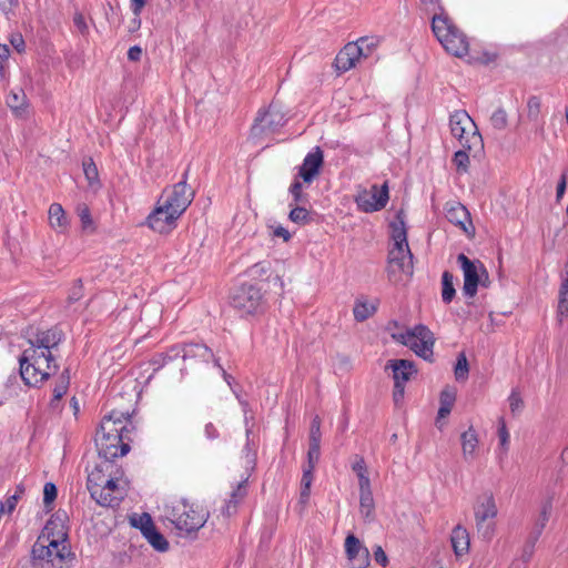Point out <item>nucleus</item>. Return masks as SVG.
<instances>
[{"mask_svg":"<svg viewBox=\"0 0 568 568\" xmlns=\"http://www.w3.org/2000/svg\"><path fill=\"white\" fill-rule=\"evenodd\" d=\"M50 524L32 547L33 564L40 568H64L73 559V554L64 539L50 538Z\"/></svg>","mask_w":568,"mask_h":568,"instance_id":"nucleus-1","label":"nucleus"},{"mask_svg":"<svg viewBox=\"0 0 568 568\" xmlns=\"http://www.w3.org/2000/svg\"><path fill=\"white\" fill-rule=\"evenodd\" d=\"M432 29L447 52L456 57L467 54L468 41L466 36L447 17L434 16Z\"/></svg>","mask_w":568,"mask_h":568,"instance_id":"nucleus-2","label":"nucleus"},{"mask_svg":"<svg viewBox=\"0 0 568 568\" xmlns=\"http://www.w3.org/2000/svg\"><path fill=\"white\" fill-rule=\"evenodd\" d=\"M450 132L462 148L469 151H480L484 146L483 138L476 123L465 110H457L449 118Z\"/></svg>","mask_w":568,"mask_h":568,"instance_id":"nucleus-3","label":"nucleus"},{"mask_svg":"<svg viewBox=\"0 0 568 568\" xmlns=\"http://www.w3.org/2000/svg\"><path fill=\"white\" fill-rule=\"evenodd\" d=\"M498 514L497 505L493 494L480 495L474 505V517L477 532L486 540L490 541L495 535L494 519Z\"/></svg>","mask_w":568,"mask_h":568,"instance_id":"nucleus-4","label":"nucleus"},{"mask_svg":"<svg viewBox=\"0 0 568 568\" xmlns=\"http://www.w3.org/2000/svg\"><path fill=\"white\" fill-rule=\"evenodd\" d=\"M168 518L176 529L191 534L202 528L206 521V515L199 511L192 505L179 503L168 513Z\"/></svg>","mask_w":568,"mask_h":568,"instance_id":"nucleus-5","label":"nucleus"},{"mask_svg":"<svg viewBox=\"0 0 568 568\" xmlns=\"http://www.w3.org/2000/svg\"><path fill=\"white\" fill-rule=\"evenodd\" d=\"M231 304L241 316L258 314L264 305L261 288L253 284L241 285L232 295Z\"/></svg>","mask_w":568,"mask_h":568,"instance_id":"nucleus-6","label":"nucleus"},{"mask_svg":"<svg viewBox=\"0 0 568 568\" xmlns=\"http://www.w3.org/2000/svg\"><path fill=\"white\" fill-rule=\"evenodd\" d=\"M398 341L424 359L429 361L433 356L435 337L430 329L423 324L416 325L414 328L400 334Z\"/></svg>","mask_w":568,"mask_h":568,"instance_id":"nucleus-7","label":"nucleus"},{"mask_svg":"<svg viewBox=\"0 0 568 568\" xmlns=\"http://www.w3.org/2000/svg\"><path fill=\"white\" fill-rule=\"evenodd\" d=\"M134 428L129 412L113 409L102 418L98 432L108 435H121V437L128 438V442H132L131 435Z\"/></svg>","mask_w":568,"mask_h":568,"instance_id":"nucleus-8","label":"nucleus"},{"mask_svg":"<svg viewBox=\"0 0 568 568\" xmlns=\"http://www.w3.org/2000/svg\"><path fill=\"white\" fill-rule=\"evenodd\" d=\"M285 122L286 118L282 108L276 103H271L267 110L257 113L251 132L254 136H261L264 133H273L282 128Z\"/></svg>","mask_w":568,"mask_h":568,"instance_id":"nucleus-9","label":"nucleus"},{"mask_svg":"<svg viewBox=\"0 0 568 568\" xmlns=\"http://www.w3.org/2000/svg\"><path fill=\"white\" fill-rule=\"evenodd\" d=\"M130 443L128 438H123L121 435H108L99 432L95 435L99 456L106 462L126 455L130 452Z\"/></svg>","mask_w":568,"mask_h":568,"instance_id":"nucleus-10","label":"nucleus"},{"mask_svg":"<svg viewBox=\"0 0 568 568\" xmlns=\"http://www.w3.org/2000/svg\"><path fill=\"white\" fill-rule=\"evenodd\" d=\"M180 216L181 215L174 210L172 211L168 204L158 200L155 207L146 217V224L154 232L168 234L176 227V221Z\"/></svg>","mask_w":568,"mask_h":568,"instance_id":"nucleus-11","label":"nucleus"},{"mask_svg":"<svg viewBox=\"0 0 568 568\" xmlns=\"http://www.w3.org/2000/svg\"><path fill=\"white\" fill-rule=\"evenodd\" d=\"M388 200L389 193L386 182L382 186L374 184L369 190L359 192L355 197L358 209L366 213L381 211L386 206Z\"/></svg>","mask_w":568,"mask_h":568,"instance_id":"nucleus-12","label":"nucleus"},{"mask_svg":"<svg viewBox=\"0 0 568 568\" xmlns=\"http://www.w3.org/2000/svg\"><path fill=\"white\" fill-rule=\"evenodd\" d=\"M457 262L464 274L463 293L474 297L480 283V275L484 273V264L480 261H471L464 253L457 256Z\"/></svg>","mask_w":568,"mask_h":568,"instance_id":"nucleus-13","label":"nucleus"},{"mask_svg":"<svg viewBox=\"0 0 568 568\" xmlns=\"http://www.w3.org/2000/svg\"><path fill=\"white\" fill-rule=\"evenodd\" d=\"M126 489L119 483L118 477L109 475V478L100 488H95V495L92 497L103 507H116L124 499Z\"/></svg>","mask_w":568,"mask_h":568,"instance_id":"nucleus-14","label":"nucleus"},{"mask_svg":"<svg viewBox=\"0 0 568 568\" xmlns=\"http://www.w3.org/2000/svg\"><path fill=\"white\" fill-rule=\"evenodd\" d=\"M186 172L184 173V180L176 183L172 191L162 195L159 200H161L164 204H168L169 207L178 212L182 215L187 206L192 203L194 193L186 185Z\"/></svg>","mask_w":568,"mask_h":568,"instance_id":"nucleus-15","label":"nucleus"},{"mask_svg":"<svg viewBox=\"0 0 568 568\" xmlns=\"http://www.w3.org/2000/svg\"><path fill=\"white\" fill-rule=\"evenodd\" d=\"M20 375L23 382L29 386H37L38 384L47 381L53 373L45 367V359L41 358L34 362L24 361L20 357Z\"/></svg>","mask_w":568,"mask_h":568,"instance_id":"nucleus-16","label":"nucleus"},{"mask_svg":"<svg viewBox=\"0 0 568 568\" xmlns=\"http://www.w3.org/2000/svg\"><path fill=\"white\" fill-rule=\"evenodd\" d=\"M399 271L413 274V254L409 246H393L388 252V273Z\"/></svg>","mask_w":568,"mask_h":568,"instance_id":"nucleus-17","label":"nucleus"},{"mask_svg":"<svg viewBox=\"0 0 568 568\" xmlns=\"http://www.w3.org/2000/svg\"><path fill=\"white\" fill-rule=\"evenodd\" d=\"M324 163V154L320 146H315L311 152L306 154L300 166L298 176L305 183H312L314 179L320 174V170Z\"/></svg>","mask_w":568,"mask_h":568,"instance_id":"nucleus-18","label":"nucleus"},{"mask_svg":"<svg viewBox=\"0 0 568 568\" xmlns=\"http://www.w3.org/2000/svg\"><path fill=\"white\" fill-rule=\"evenodd\" d=\"M447 220L460 227L465 234L473 236L475 229L470 219L468 210L460 203L455 202L447 207L446 212Z\"/></svg>","mask_w":568,"mask_h":568,"instance_id":"nucleus-19","label":"nucleus"},{"mask_svg":"<svg viewBox=\"0 0 568 568\" xmlns=\"http://www.w3.org/2000/svg\"><path fill=\"white\" fill-rule=\"evenodd\" d=\"M345 551L352 568H366L368 565V550L363 547L354 535L345 539Z\"/></svg>","mask_w":568,"mask_h":568,"instance_id":"nucleus-20","label":"nucleus"},{"mask_svg":"<svg viewBox=\"0 0 568 568\" xmlns=\"http://www.w3.org/2000/svg\"><path fill=\"white\" fill-rule=\"evenodd\" d=\"M182 359L184 362L194 359V361H199V362H203V363H209L211 359H213L215 366L221 368L224 377H226V373L220 365L219 359L214 358V354L211 351V348H209L204 344H199V343L184 344V353L182 355Z\"/></svg>","mask_w":568,"mask_h":568,"instance_id":"nucleus-21","label":"nucleus"},{"mask_svg":"<svg viewBox=\"0 0 568 568\" xmlns=\"http://www.w3.org/2000/svg\"><path fill=\"white\" fill-rule=\"evenodd\" d=\"M362 57V48L354 42H348L336 55L334 64L341 73L355 67L356 61Z\"/></svg>","mask_w":568,"mask_h":568,"instance_id":"nucleus-22","label":"nucleus"},{"mask_svg":"<svg viewBox=\"0 0 568 568\" xmlns=\"http://www.w3.org/2000/svg\"><path fill=\"white\" fill-rule=\"evenodd\" d=\"M387 367H392L394 383L397 382L405 385L410 377L416 374V368L413 362L407 359H392L388 362Z\"/></svg>","mask_w":568,"mask_h":568,"instance_id":"nucleus-23","label":"nucleus"},{"mask_svg":"<svg viewBox=\"0 0 568 568\" xmlns=\"http://www.w3.org/2000/svg\"><path fill=\"white\" fill-rule=\"evenodd\" d=\"M61 339V332L57 328H51L38 333L34 338L29 339V343L30 345L37 346L40 349H47L51 352V349L55 348L60 344Z\"/></svg>","mask_w":568,"mask_h":568,"instance_id":"nucleus-24","label":"nucleus"},{"mask_svg":"<svg viewBox=\"0 0 568 568\" xmlns=\"http://www.w3.org/2000/svg\"><path fill=\"white\" fill-rule=\"evenodd\" d=\"M110 468H112L111 462L104 459L89 474L87 486L91 497L95 495V488H100L105 479L109 478V475H105V473L109 471Z\"/></svg>","mask_w":568,"mask_h":568,"instance_id":"nucleus-25","label":"nucleus"},{"mask_svg":"<svg viewBox=\"0 0 568 568\" xmlns=\"http://www.w3.org/2000/svg\"><path fill=\"white\" fill-rule=\"evenodd\" d=\"M452 547L457 557L468 552L470 546L469 534L465 527L457 525L450 536Z\"/></svg>","mask_w":568,"mask_h":568,"instance_id":"nucleus-26","label":"nucleus"},{"mask_svg":"<svg viewBox=\"0 0 568 568\" xmlns=\"http://www.w3.org/2000/svg\"><path fill=\"white\" fill-rule=\"evenodd\" d=\"M49 224L57 233L63 234L69 229V220L59 203H52L49 207Z\"/></svg>","mask_w":568,"mask_h":568,"instance_id":"nucleus-27","label":"nucleus"},{"mask_svg":"<svg viewBox=\"0 0 568 568\" xmlns=\"http://www.w3.org/2000/svg\"><path fill=\"white\" fill-rule=\"evenodd\" d=\"M24 358V361H32L34 362V357L37 361H40L41 358L45 359V367L49 371H53L55 373L58 371V365L55 364V359L51 352L47 349H40L37 346L30 345L29 348L23 351V354L21 356Z\"/></svg>","mask_w":568,"mask_h":568,"instance_id":"nucleus-28","label":"nucleus"},{"mask_svg":"<svg viewBox=\"0 0 568 568\" xmlns=\"http://www.w3.org/2000/svg\"><path fill=\"white\" fill-rule=\"evenodd\" d=\"M247 480L244 479L237 484L236 488L232 491L230 499L225 503V506L222 508V514L230 517L236 513L237 505L245 498L247 495Z\"/></svg>","mask_w":568,"mask_h":568,"instance_id":"nucleus-29","label":"nucleus"},{"mask_svg":"<svg viewBox=\"0 0 568 568\" xmlns=\"http://www.w3.org/2000/svg\"><path fill=\"white\" fill-rule=\"evenodd\" d=\"M460 440L464 459L466 462L473 460L479 443L476 430L473 427H469L462 434Z\"/></svg>","mask_w":568,"mask_h":568,"instance_id":"nucleus-30","label":"nucleus"},{"mask_svg":"<svg viewBox=\"0 0 568 568\" xmlns=\"http://www.w3.org/2000/svg\"><path fill=\"white\" fill-rule=\"evenodd\" d=\"M378 302H368L364 298H358L355 302L353 314L357 322H364L372 317L377 311Z\"/></svg>","mask_w":568,"mask_h":568,"instance_id":"nucleus-31","label":"nucleus"},{"mask_svg":"<svg viewBox=\"0 0 568 568\" xmlns=\"http://www.w3.org/2000/svg\"><path fill=\"white\" fill-rule=\"evenodd\" d=\"M557 313L559 322L568 315V262L565 264V276L559 287Z\"/></svg>","mask_w":568,"mask_h":568,"instance_id":"nucleus-32","label":"nucleus"},{"mask_svg":"<svg viewBox=\"0 0 568 568\" xmlns=\"http://www.w3.org/2000/svg\"><path fill=\"white\" fill-rule=\"evenodd\" d=\"M551 509H552L551 500L550 499L545 500L541 505L540 513L536 519L534 529L530 534V535H534L535 540H537L539 538L542 529L545 528L546 524L548 523Z\"/></svg>","mask_w":568,"mask_h":568,"instance_id":"nucleus-33","label":"nucleus"},{"mask_svg":"<svg viewBox=\"0 0 568 568\" xmlns=\"http://www.w3.org/2000/svg\"><path fill=\"white\" fill-rule=\"evenodd\" d=\"M390 229L393 246H408L407 230L400 214L397 215V221L390 223Z\"/></svg>","mask_w":568,"mask_h":568,"instance_id":"nucleus-34","label":"nucleus"},{"mask_svg":"<svg viewBox=\"0 0 568 568\" xmlns=\"http://www.w3.org/2000/svg\"><path fill=\"white\" fill-rule=\"evenodd\" d=\"M527 116L529 121L536 123L540 129L544 128L541 118V102L538 97H530L527 101Z\"/></svg>","mask_w":568,"mask_h":568,"instance_id":"nucleus-35","label":"nucleus"},{"mask_svg":"<svg viewBox=\"0 0 568 568\" xmlns=\"http://www.w3.org/2000/svg\"><path fill=\"white\" fill-rule=\"evenodd\" d=\"M359 510L366 521L374 519L375 503L372 491L359 494Z\"/></svg>","mask_w":568,"mask_h":568,"instance_id":"nucleus-36","label":"nucleus"},{"mask_svg":"<svg viewBox=\"0 0 568 568\" xmlns=\"http://www.w3.org/2000/svg\"><path fill=\"white\" fill-rule=\"evenodd\" d=\"M454 275L445 271L442 275V300L445 304H449L455 297Z\"/></svg>","mask_w":568,"mask_h":568,"instance_id":"nucleus-37","label":"nucleus"},{"mask_svg":"<svg viewBox=\"0 0 568 568\" xmlns=\"http://www.w3.org/2000/svg\"><path fill=\"white\" fill-rule=\"evenodd\" d=\"M455 403V394L449 392L448 389H444L440 393V406L437 413V424L439 423L440 418L447 417Z\"/></svg>","mask_w":568,"mask_h":568,"instance_id":"nucleus-38","label":"nucleus"},{"mask_svg":"<svg viewBox=\"0 0 568 568\" xmlns=\"http://www.w3.org/2000/svg\"><path fill=\"white\" fill-rule=\"evenodd\" d=\"M70 384V371L69 368H65L60 378L59 382L55 384L53 388V398L51 400V405L54 406L55 402H59L68 392Z\"/></svg>","mask_w":568,"mask_h":568,"instance_id":"nucleus-39","label":"nucleus"},{"mask_svg":"<svg viewBox=\"0 0 568 568\" xmlns=\"http://www.w3.org/2000/svg\"><path fill=\"white\" fill-rule=\"evenodd\" d=\"M144 537L155 550L166 551L169 549L168 540L156 530L155 526Z\"/></svg>","mask_w":568,"mask_h":568,"instance_id":"nucleus-40","label":"nucleus"},{"mask_svg":"<svg viewBox=\"0 0 568 568\" xmlns=\"http://www.w3.org/2000/svg\"><path fill=\"white\" fill-rule=\"evenodd\" d=\"M290 206H293V207L288 214V219L293 223H296L298 225H305L311 222L310 212L305 207L298 206L297 204H293V203H291Z\"/></svg>","mask_w":568,"mask_h":568,"instance_id":"nucleus-41","label":"nucleus"},{"mask_svg":"<svg viewBox=\"0 0 568 568\" xmlns=\"http://www.w3.org/2000/svg\"><path fill=\"white\" fill-rule=\"evenodd\" d=\"M131 525L135 528H139L143 536H145L154 527L153 520L148 513L131 517Z\"/></svg>","mask_w":568,"mask_h":568,"instance_id":"nucleus-42","label":"nucleus"},{"mask_svg":"<svg viewBox=\"0 0 568 568\" xmlns=\"http://www.w3.org/2000/svg\"><path fill=\"white\" fill-rule=\"evenodd\" d=\"M77 213L81 221V227L84 232H93V220L91 217L90 209L87 204L81 203L77 206Z\"/></svg>","mask_w":568,"mask_h":568,"instance_id":"nucleus-43","label":"nucleus"},{"mask_svg":"<svg viewBox=\"0 0 568 568\" xmlns=\"http://www.w3.org/2000/svg\"><path fill=\"white\" fill-rule=\"evenodd\" d=\"M468 362L464 353H460L457 357L454 374L457 381H465L468 377Z\"/></svg>","mask_w":568,"mask_h":568,"instance_id":"nucleus-44","label":"nucleus"},{"mask_svg":"<svg viewBox=\"0 0 568 568\" xmlns=\"http://www.w3.org/2000/svg\"><path fill=\"white\" fill-rule=\"evenodd\" d=\"M469 150L462 149L455 152L453 163L459 172H467L469 165Z\"/></svg>","mask_w":568,"mask_h":568,"instance_id":"nucleus-45","label":"nucleus"},{"mask_svg":"<svg viewBox=\"0 0 568 568\" xmlns=\"http://www.w3.org/2000/svg\"><path fill=\"white\" fill-rule=\"evenodd\" d=\"M490 124L495 130H505L508 124L506 111L501 108L497 109L490 116Z\"/></svg>","mask_w":568,"mask_h":568,"instance_id":"nucleus-46","label":"nucleus"},{"mask_svg":"<svg viewBox=\"0 0 568 568\" xmlns=\"http://www.w3.org/2000/svg\"><path fill=\"white\" fill-rule=\"evenodd\" d=\"M321 456V442L312 440L308 444L307 466L315 468Z\"/></svg>","mask_w":568,"mask_h":568,"instance_id":"nucleus-47","label":"nucleus"},{"mask_svg":"<svg viewBox=\"0 0 568 568\" xmlns=\"http://www.w3.org/2000/svg\"><path fill=\"white\" fill-rule=\"evenodd\" d=\"M508 403H509V408H510V412L513 415H517L519 413H521V410L524 409V400L520 396V393L518 392V389H513L510 395L508 396Z\"/></svg>","mask_w":568,"mask_h":568,"instance_id":"nucleus-48","label":"nucleus"},{"mask_svg":"<svg viewBox=\"0 0 568 568\" xmlns=\"http://www.w3.org/2000/svg\"><path fill=\"white\" fill-rule=\"evenodd\" d=\"M357 47L362 48V57H368L373 50L377 47L378 40L375 38L363 37L359 38L356 42Z\"/></svg>","mask_w":568,"mask_h":568,"instance_id":"nucleus-49","label":"nucleus"},{"mask_svg":"<svg viewBox=\"0 0 568 568\" xmlns=\"http://www.w3.org/2000/svg\"><path fill=\"white\" fill-rule=\"evenodd\" d=\"M26 103V95L23 92H10L7 97V104L14 111L23 109Z\"/></svg>","mask_w":568,"mask_h":568,"instance_id":"nucleus-50","label":"nucleus"},{"mask_svg":"<svg viewBox=\"0 0 568 568\" xmlns=\"http://www.w3.org/2000/svg\"><path fill=\"white\" fill-rule=\"evenodd\" d=\"M83 171L87 180L90 184H93L98 181L99 173L98 168L92 159H88L83 161Z\"/></svg>","mask_w":568,"mask_h":568,"instance_id":"nucleus-51","label":"nucleus"},{"mask_svg":"<svg viewBox=\"0 0 568 568\" xmlns=\"http://www.w3.org/2000/svg\"><path fill=\"white\" fill-rule=\"evenodd\" d=\"M498 437H499L501 448L504 449V452H507L510 436H509V432L506 427L504 417L499 418Z\"/></svg>","mask_w":568,"mask_h":568,"instance_id":"nucleus-52","label":"nucleus"},{"mask_svg":"<svg viewBox=\"0 0 568 568\" xmlns=\"http://www.w3.org/2000/svg\"><path fill=\"white\" fill-rule=\"evenodd\" d=\"M57 498V487L53 483H45L43 487V503L48 508Z\"/></svg>","mask_w":568,"mask_h":568,"instance_id":"nucleus-53","label":"nucleus"},{"mask_svg":"<svg viewBox=\"0 0 568 568\" xmlns=\"http://www.w3.org/2000/svg\"><path fill=\"white\" fill-rule=\"evenodd\" d=\"M184 353V345H174L166 353L159 354V358L172 362L178 357H182Z\"/></svg>","mask_w":568,"mask_h":568,"instance_id":"nucleus-54","label":"nucleus"},{"mask_svg":"<svg viewBox=\"0 0 568 568\" xmlns=\"http://www.w3.org/2000/svg\"><path fill=\"white\" fill-rule=\"evenodd\" d=\"M290 193L293 197V204H298L304 201L305 195L303 194V185L302 182L295 180L290 186Z\"/></svg>","mask_w":568,"mask_h":568,"instance_id":"nucleus-55","label":"nucleus"},{"mask_svg":"<svg viewBox=\"0 0 568 568\" xmlns=\"http://www.w3.org/2000/svg\"><path fill=\"white\" fill-rule=\"evenodd\" d=\"M321 437H322V434H321V419L318 416H315L312 420V424H311V429H310V442L312 440H315V442H321Z\"/></svg>","mask_w":568,"mask_h":568,"instance_id":"nucleus-56","label":"nucleus"},{"mask_svg":"<svg viewBox=\"0 0 568 568\" xmlns=\"http://www.w3.org/2000/svg\"><path fill=\"white\" fill-rule=\"evenodd\" d=\"M82 284L81 281L78 280L74 282L73 286L71 287L69 295H68V302L74 303L78 302L82 297Z\"/></svg>","mask_w":568,"mask_h":568,"instance_id":"nucleus-57","label":"nucleus"},{"mask_svg":"<svg viewBox=\"0 0 568 568\" xmlns=\"http://www.w3.org/2000/svg\"><path fill=\"white\" fill-rule=\"evenodd\" d=\"M73 23H74V27L77 28V30L81 33V34H87L88 31H89V28H88V24L84 20V17L82 13L80 12H77L74 16H73Z\"/></svg>","mask_w":568,"mask_h":568,"instance_id":"nucleus-58","label":"nucleus"},{"mask_svg":"<svg viewBox=\"0 0 568 568\" xmlns=\"http://www.w3.org/2000/svg\"><path fill=\"white\" fill-rule=\"evenodd\" d=\"M243 458L246 467L253 468L255 466V453L251 449L248 444H246L243 449Z\"/></svg>","mask_w":568,"mask_h":568,"instance_id":"nucleus-59","label":"nucleus"},{"mask_svg":"<svg viewBox=\"0 0 568 568\" xmlns=\"http://www.w3.org/2000/svg\"><path fill=\"white\" fill-rule=\"evenodd\" d=\"M315 468H310V466H305L303 468V476L301 480V487L311 488L313 481V471Z\"/></svg>","mask_w":568,"mask_h":568,"instance_id":"nucleus-60","label":"nucleus"},{"mask_svg":"<svg viewBox=\"0 0 568 568\" xmlns=\"http://www.w3.org/2000/svg\"><path fill=\"white\" fill-rule=\"evenodd\" d=\"M358 478V486H359V494H365L366 491H372L371 489V480L367 474H359Z\"/></svg>","mask_w":568,"mask_h":568,"instance_id":"nucleus-61","label":"nucleus"},{"mask_svg":"<svg viewBox=\"0 0 568 568\" xmlns=\"http://www.w3.org/2000/svg\"><path fill=\"white\" fill-rule=\"evenodd\" d=\"M353 471L356 473L357 477L359 474H367L366 464L363 457L356 456L355 462L352 465Z\"/></svg>","mask_w":568,"mask_h":568,"instance_id":"nucleus-62","label":"nucleus"},{"mask_svg":"<svg viewBox=\"0 0 568 568\" xmlns=\"http://www.w3.org/2000/svg\"><path fill=\"white\" fill-rule=\"evenodd\" d=\"M374 559L377 564L386 566L388 562L387 556L381 546H376L374 549Z\"/></svg>","mask_w":568,"mask_h":568,"instance_id":"nucleus-63","label":"nucleus"},{"mask_svg":"<svg viewBox=\"0 0 568 568\" xmlns=\"http://www.w3.org/2000/svg\"><path fill=\"white\" fill-rule=\"evenodd\" d=\"M10 43L18 52H22L24 50V40L19 33L11 36Z\"/></svg>","mask_w":568,"mask_h":568,"instance_id":"nucleus-64","label":"nucleus"}]
</instances>
